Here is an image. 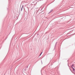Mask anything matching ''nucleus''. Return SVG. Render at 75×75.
<instances>
[{
    "mask_svg": "<svg viewBox=\"0 0 75 75\" xmlns=\"http://www.w3.org/2000/svg\"><path fill=\"white\" fill-rule=\"evenodd\" d=\"M74 67V65H72L71 66V68H72L73 71L75 72V68Z\"/></svg>",
    "mask_w": 75,
    "mask_h": 75,
    "instance_id": "obj_1",
    "label": "nucleus"
},
{
    "mask_svg": "<svg viewBox=\"0 0 75 75\" xmlns=\"http://www.w3.org/2000/svg\"><path fill=\"white\" fill-rule=\"evenodd\" d=\"M42 52L41 53L40 55H41V54H42Z\"/></svg>",
    "mask_w": 75,
    "mask_h": 75,
    "instance_id": "obj_2",
    "label": "nucleus"
},
{
    "mask_svg": "<svg viewBox=\"0 0 75 75\" xmlns=\"http://www.w3.org/2000/svg\"><path fill=\"white\" fill-rule=\"evenodd\" d=\"M42 0H40V1H41Z\"/></svg>",
    "mask_w": 75,
    "mask_h": 75,
    "instance_id": "obj_3",
    "label": "nucleus"
}]
</instances>
